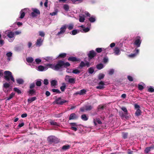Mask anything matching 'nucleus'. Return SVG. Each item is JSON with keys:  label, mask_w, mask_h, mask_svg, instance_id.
Instances as JSON below:
<instances>
[{"label": "nucleus", "mask_w": 154, "mask_h": 154, "mask_svg": "<svg viewBox=\"0 0 154 154\" xmlns=\"http://www.w3.org/2000/svg\"><path fill=\"white\" fill-rule=\"evenodd\" d=\"M44 84L45 85H48L49 84L48 80L47 79H45L44 80Z\"/></svg>", "instance_id": "13d9d810"}, {"label": "nucleus", "mask_w": 154, "mask_h": 154, "mask_svg": "<svg viewBox=\"0 0 154 154\" xmlns=\"http://www.w3.org/2000/svg\"><path fill=\"white\" fill-rule=\"evenodd\" d=\"M24 124L23 122L20 124L18 126V128H20L24 125Z\"/></svg>", "instance_id": "774afa93"}, {"label": "nucleus", "mask_w": 154, "mask_h": 154, "mask_svg": "<svg viewBox=\"0 0 154 154\" xmlns=\"http://www.w3.org/2000/svg\"><path fill=\"white\" fill-rule=\"evenodd\" d=\"M38 69L39 70L42 71L44 69V67L43 66H38Z\"/></svg>", "instance_id": "5fc2aeb1"}, {"label": "nucleus", "mask_w": 154, "mask_h": 154, "mask_svg": "<svg viewBox=\"0 0 154 154\" xmlns=\"http://www.w3.org/2000/svg\"><path fill=\"white\" fill-rule=\"evenodd\" d=\"M141 113V112L140 109H137L135 112V114L136 116H140Z\"/></svg>", "instance_id": "bb28decb"}, {"label": "nucleus", "mask_w": 154, "mask_h": 154, "mask_svg": "<svg viewBox=\"0 0 154 154\" xmlns=\"http://www.w3.org/2000/svg\"><path fill=\"white\" fill-rule=\"evenodd\" d=\"M42 80L40 79L39 80H37L36 81V85L38 87H40L42 85V82L41 81Z\"/></svg>", "instance_id": "2f4dec72"}, {"label": "nucleus", "mask_w": 154, "mask_h": 154, "mask_svg": "<svg viewBox=\"0 0 154 154\" xmlns=\"http://www.w3.org/2000/svg\"><path fill=\"white\" fill-rule=\"evenodd\" d=\"M15 94V93H14L12 92L11 94H10L9 97H7L6 98L7 100H10L14 96Z\"/></svg>", "instance_id": "b1692460"}, {"label": "nucleus", "mask_w": 154, "mask_h": 154, "mask_svg": "<svg viewBox=\"0 0 154 154\" xmlns=\"http://www.w3.org/2000/svg\"><path fill=\"white\" fill-rule=\"evenodd\" d=\"M89 30L90 29L88 27H87L83 29V31L85 32H88L89 31Z\"/></svg>", "instance_id": "052dcab7"}, {"label": "nucleus", "mask_w": 154, "mask_h": 154, "mask_svg": "<svg viewBox=\"0 0 154 154\" xmlns=\"http://www.w3.org/2000/svg\"><path fill=\"white\" fill-rule=\"evenodd\" d=\"M68 102V101L62 99L61 97H59L56 99L53 102V103H55L60 105H63L64 103Z\"/></svg>", "instance_id": "20e7f679"}, {"label": "nucleus", "mask_w": 154, "mask_h": 154, "mask_svg": "<svg viewBox=\"0 0 154 154\" xmlns=\"http://www.w3.org/2000/svg\"><path fill=\"white\" fill-rule=\"evenodd\" d=\"M86 91L85 89H82L80 91V95H83L84 94H85Z\"/></svg>", "instance_id": "49530a36"}, {"label": "nucleus", "mask_w": 154, "mask_h": 154, "mask_svg": "<svg viewBox=\"0 0 154 154\" xmlns=\"http://www.w3.org/2000/svg\"><path fill=\"white\" fill-rule=\"evenodd\" d=\"M147 91L151 93L154 92V89L151 86L147 87Z\"/></svg>", "instance_id": "c85d7f7f"}, {"label": "nucleus", "mask_w": 154, "mask_h": 154, "mask_svg": "<svg viewBox=\"0 0 154 154\" xmlns=\"http://www.w3.org/2000/svg\"><path fill=\"white\" fill-rule=\"evenodd\" d=\"M17 82L19 84H23L24 82L23 80L21 79H16Z\"/></svg>", "instance_id": "5701e85b"}, {"label": "nucleus", "mask_w": 154, "mask_h": 154, "mask_svg": "<svg viewBox=\"0 0 154 154\" xmlns=\"http://www.w3.org/2000/svg\"><path fill=\"white\" fill-rule=\"evenodd\" d=\"M144 88L143 86L142 85L138 84V89L139 90L141 91Z\"/></svg>", "instance_id": "864d4df0"}, {"label": "nucleus", "mask_w": 154, "mask_h": 154, "mask_svg": "<svg viewBox=\"0 0 154 154\" xmlns=\"http://www.w3.org/2000/svg\"><path fill=\"white\" fill-rule=\"evenodd\" d=\"M89 20L91 22L93 23L95 21L96 19L95 18L91 17L89 18Z\"/></svg>", "instance_id": "a18cd8bd"}, {"label": "nucleus", "mask_w": 154, "mask_h": 154, "mask_svg": "<svg viewBox=\"0 0 154 154\" xmlns=\"http://www.w3.org/2000/svg\"><path fill=\"white\" fill-rule=\"evenodd\" d=\"M47 141L51 144L53 143L56 144L58 143L59 141L58 139L54 136H50L47 138Z\"/></svg>", "instance_id": "7ed1b4c3"}, {"label": "nucleus", "mask_w": 154, "mask_h": 154, "mask_svg": "<svg viewBox=\"0 0 154 154\" xmlns=\"http://www.w3.org/2000/svg\"><path fill=\"white\" fill-rule=\"evenodd\" d=\"M26 60L28 63H32L33 62L34 59L32 57H29L26 59Z\"/></svg>", "instance_id": "a878e982"}, {"label": "nucleus", "mask_w": 154, "mask_h": 154, "mask_svg": "<svg viewBox=\"0 0 154 154\" xmlns=\"http://www.w3.org/2000/svg\"><path fill=\"white\" fill-rule=\"evenodd\" d=\"M85 110V106L81 107L80 109V111L82 112H84Z\"/></svg>", "instance_id": "338daca9"}, {"label": "nucleus", "mask_w": 154, "mask_h": 154, "mask_svg": "<svg viewBox=\"0 0 154 154\" xmlns=\"http://www.w3.org/2000/svg\"><path fill=\"white\" fill-rule=\"evenodd\" d=\"M104 76L105 75L104 74H100L98 76V79L99 80H101L104 78Z\"/></svg>", "instance_id": "4c0bfd02"}, {"label": "nucleus", "mask_w": 154, "mask_h": 154, "mask_svg": "<svg viewBox=\"0 0 154 154\" xmlns=\"http://www.w3.org/2000/svg\"><path fill=\"white\" fill-rule=\"evenodd\" d=\"M41 61V60L39 58H37L35 60V61L37 64L39 63Z\"/></svg>", "instance_id": "0e129e2a"}, {"label": "nucleus", "mask_w": 154, "mask_h": 154, "mask_svg": "<svg viewBox=\"0 0 154 154\" xmlns=\"http://www.w3.org/2000/svg\"><path fill=\"white\" fill-rule=\"evenodd\" d=\"M97 53L94 51L92 50L89 51L88 55L89 60H91L96 56Z\"/></svg>", "instance_id": "0eeeda50"}, {"label": "nucleus", "mask_w": 154, "mask_h": 154, "mask_svg": "<svg viewBox=\"0 0 154 154\" xmlns=\"http://www.w3.org/2000/svg\"><path fill=\"white\" fill-rule=\"evenodd\" d=\"M88 70L89 73L90 74H92L94 71V70L93 67H91L89 68Z\"/></svg>", "instance_id": "a19ab883"}, {"label": "nucleus", "mask_w": 154, "mask_h": 154, "mask_svg": "<svg viewBox=\"0 0 154 154\" xmlns=\"http://www.w3.org/2000/svg\"><path fill=\"white\" fill-rule=\"evenodd\" d=\"M114 53L116 55H119L120 54V51L119 48L116 47L114 50Z\"/></svg>", "instance_id": "4468645a"}, {"label": "nucleus", "mask_w": 154, "mask_h": 154, "mask_svg": "<svg viewBox=\"0 0 154 154\" xmlns=\"http://www.w3.org/2000/svg\"><path fill=\"white\" fill-rule=\"evenodd\" d=\"M121 109L125 112V114L127 115L128 114V112L127 109L125 107H123Z\"/></svg>", "instance_id": "c03bdc74"}, {"label": "nucleus", "mask_w": 154, "mask_h": 154, "mask_svg": "<svg viewBox=\"0 0 154 154\" xmlns=\"http://www.w3.org/2000/svg\"><path fill=\"white\" fill-rule=\"evenodd\" d=\"M50 123L51 125L52 126H58L59 125V124L55 122L54 120H51L50 122Z\"/></svg>", "instance_id": "2eb2a0df"}, {"label": "nucleus", "mask_w": 154, "mask_h": 154, "mask_svg": "<svg viewBox=\"0 0 154 154\" xmlns=\"http://www.w3.org/2000/svg\"><path fill=\"white\" fill-rule=\"evenodd\" d=\"M31 16L32 17H35L37 16V14H35L33 11L31 13Z\"/></svg>", "instance_id": "4d7b16f0"}, {"label": "nucleus", "mask_w": 154, "mask_h": 154, "mask_svg": "<svg viewBox=\"0 0 154 154\" xmlns=\"http://www.w3.org/2000/svg\"><path fill=\"white\" fill-rule=\"evenodd\" d=\"M70 148V146L68 145H65L62 146V149L64 150H66Z\"/></svg>", "instance_id": "f704fd0d"}, {"label": "nucleus", "mask_w": 154, "mask_h": 154, "mask_svg": "<svg viewBox=\"0 0 154 154\" xmlns=\"http://www.w3.org/2000/svg\"><path fill=\"white\" fill-rule=\"evenodd\" d=\"M4 74V78L6 81H9L11 80L13 82H14L15 80L11 72L9 71H5Z\"/></svg>", "instance_id": "f03ea898"}, {"label": "nucleus", "mask_w": 154, "mask_h": 154, "mask_svg": "<svg viewBox=\"0 0 154 154\" xmlns=\"http://www.w3.org/2000/svg\"><path fill=\"white\" fill-rule=\"evenodd\" d=\"M39 35L42 37H44L45 35V33L43 31H39Z\"/></svg>", "instance_id": "de8ad7c7"}, {"label": "nucleus", "mask_w": 154, "mask_h": 154, "mask_svg": "<svg viewBox=\"0 0 154 154\" xmlns=\"http://www.w3.org/2000/svg\"><path fill=\"white\" fill-rule=\"evenodd\" d=\"M66 53H63L60 54L58 56V57L60 58H64L66 57Z\"/></svg>", "instance_id": "412c9836"}, {"label": "nucleus", "mask_w": 154, "mask_h": 154, "mask_svg": "<svg viewBox=\"0 0 154 154\" xmlns=\"http://www.w3.org/2000/svg\"><path fill=\"white\" fill-rule=\"evenodd\" d=\"M70 64L68 62H65L62 60H59L57 62V64L54 65L52 64L50 65V67L53 69L55 70H58L62 68H66L70 66Z\"/></svg>", "instance_id": "f257e3e1"}, {"label": "nucleus", "mask_w": 154, "mask_h": 154, "mask_svg": "<svg viewBox=\"0 0 154 154\" xmlns=\"http://www.w3.org/2000/svg\"><path fill=\"white\" fill-rule=\"evenodd\" d=\"M62 85L60 87V89L63 92L66 88V84L65 83H62Z\"/></svg>", "instance_id": "6ab92c4d"}, {"label": "nucleus", "mask_w": 154, "mask_h": 154, "mask_svg": "<svg viewBox=\"0 0 154 154\" xmlns=\"http://www.w3.org/2000/svg\"><path fill=\"white\" fill-rule=\"evenodd\" d=\"M35 85L34 83H33L30 84L29 88L31 89H32L35 87Z\"/></svg>", "instance_id": "6e6d98bb"}, {"label": "nucleus", "mask_w": 154, "mask_h": 154, "mask_svg": "<svg viewBox=\"0 0 154 154\" xmlns=\"http://www.w3.org/2000/svg\"><path fill=\"white\" fill-rule=\"evenodd\" d=\"M105 107L106 106L105 105H100L98 106L97 109L98 110L100 109L103 110Z\"/></svg>", "instance_id": "58836bf2"}, {"label": "nucleus", "mask_w": 154, "mask_h": 154, "mask_svg": "<svg viewBox=\"0 0 154 154\" xmlns=\"http://www.w3.org/2000/svg\"><path fill=\"white\" fill-rule=\"evenodd\" d=\"M77 29H74L72 32V35H75L77 34L78 32Z\"/></svg>", "instance_id": "09e8293b"}, {"label": "nucleus", "mask_w": 154, "mask_h": 154, "mask_svg": "<svg viewBox=\"0 0 154 154\" xmlns=\"http://www.w3.org/2000/svg\"><path fill=\"white\" fill-rule=\"evenodd\" d=\"M29 96H32L36 94V90L34 89H31L28 91Z\"/></svg>", "instance_id": "ddd939ff"}, {"label": "nucleus", "mask_w": 154, "mask_h": 154, "mask_svg": "<svg viewBox=\"0 0 154 154\" xmlns=\"http://www.w3.org/2000/svg\"><path fill=\"white\" fill-rule=\"evenodd\" d=\"M151 149L149 147H147L146 148L145 150V152L146 153H148L150 151Z\"/></svg>", "instance_id": "603ef678"}, {"label": "nucleus", "mask_w": 154, "mask_h": 154, "mask_svg": "<svg viewBox=\"0 0 154 154\" xmlns=\"http://www.w3.org/2000/svg\"><path fill=\"white\" fill-rule=\"evenodd\" d=\"M80 72V71L77 69H74L72 71V73L75 74H79Z\"/></svg>", "instance_id": "ea45409f"}, {"label": "nucleus", "mask_w": 154, "mask_h": 154, "mask_svg": "<svg viewBox=\"0 0 154 154\" xmlns=\"http://www.w3.org/2000/svg\"><path fill=\"white\" fill-rule=\"evenodd\" d=\"M127 78H128V80L131 82H132L133 81V78L131 76H130V75L128 76Z\"/></svg>", "instance_id": "680f3d73"}, {"label": "nucleus", "mask_w": 154, "mask_h": 154, "mask_svg": "<svg viewBox=\"0 0 154 154\" xmlns=\"http://www.w3.org/2000/svg\"><path fill=\"white\" fill-rule=\"evenodd\" d=\"M78 117L74 113H71L69 117V120H75L77 119Z\"/></svg>", "instance_id": "9b49d317"}, {"label": "nucleus", "mask_w": 154, "mask_h": 154, "mask_svg": "<svg viewBox=\"0 0 154 154\" xmlns=\"http://www.w3.org/2000/svg\"><path fill=\"white\" fill-rule=\"evenodd\" d=\"M57 82L55 80H52L51 82V87L55 86L57 85Z\"/></svg>", "instance_id": "f3484780"}, {"label": "nucleus", "mask_w": 154, "mask_h": 154, "mask_svg": "<svg viewBox=\"0 0 154 154\" xmlns=\"http://www.w3.org/2000/svg\"><path fill=\"white\" fill-rule=\"evenodd\" d=\"M68 60L69 61H71L72 62H75V61H78L80 62L81 60L79 58H77L76 57H73V56H71L69 57L68 59Z\"/></svg>", "instance_id": "1a4fd4ad"}, {"label": "nucleus", "mask_w": 154, "mask_h": 154, "mask_svg": "<svg viewBox=\"0 0 154 154\" xmlns=\"http://www.w3.org/2000/svg\"><path fill=\"white\" fill-rule=\"evenodd\" d=\"M20 13L21 14H20V18L21 19H22L24 17L25 15V13L24 12H23V10H22L21 11Z\"/></svg>", "instance_id": "79ce46f5"}, {"label": "nucleus", "mask_w": 154, "mask_h": 154, "mask_svg": "<svg viewBox=\"0 0 154 154\" xmlns=\"http://www.w3.org/2000/svg\"><path fill=\"white\" fill-rule=\"evenodd\" d=\"M32 10L33 11L35 14L37 15H39L40 14V11L37 8H32Z\"/></svg>", "instance_id": "cd10ccee"}, {"label": "nucleus", "mask_w": 154, "mask_h": 154, "mask_svg": "<svg viewBox=\"0 0 154 154\" xmlns=\"http://www.w3.org/2000/svg\"><path fill=\"white\" fill-rule=\"evenodd\" d=\"M137 55L135 53L133 54H131L129 55V57H135Z\"/></svg>", "instance_id": "69168bd1"}, {"label": "nucleus", "mask_w": 154, "mask_h": 154, "mask_svg": "<svg viewBox=\"0 0 154 154\" xmlns=\"http://www.w3.org/2000/svg\"><path fill=\"white\" fill-rule=\"evenodd\" d=\"M85 66V63L83 61H81L79 66V67L82 68L83 67Z\"/></svg>", "instance_id": "8fccbe9b"}, {"label": "nucleus", "mask_w": 154, "mask_h": 154, "mask_svg": "<svg viewBox=\"0 0 154 154\" xmlns=\"http://www.w3.org/2000/svg\"><path fill=\"white\" fill-rule=\"evenodd\" d=\"M73 27H74V25L72 24H70L69 25L67 26L68 29L69 30H71L73 28Z\"/></svg>", "instance_id": "3c124183"}, {"label": "nucleus", "mask_w": 154, "mask_h": 154, "mask_svg": "<svg viewBox=\"0 0 154 154\" xmlns=\"http://www.w3.org/2000/svg\"><path fill=\"white\" fill-rule=\"evenodd\" d=\"M96 67L98 69H101L103 68V65L102 63H100L97 65Z\"/></svg>", "instance_id": "72a5a7b5"}, {"label": "nucleus", "mask_w": 154, "mask_h": 154, "mask_svg": "<svg viewBox=\"0 0 154 154\" xmlns=\"http://www.w3.org/2000/svg\"><path fill=\"white\" fill-rule=\"evenodd\" d=\"M63 8L66 11H68L69 9V6L67 4H65L63 5Z\"/></svg>", "instance_id": "7c9ffc66"}, {"label": "nucleus", "mask_w": 154, "mask_h": 154, "mask_svg": "<svg viewBox=\"0 0 154 154\" xmlns=\"http://www.w3.org/2000/svg\"><path fill=\"white\" fill-rule=\"evenodd\" d=\"M106 49L103 48H96V51L98 53H100L103 51H105Z\"/></svg>", "instance_id": "393cba45"}, {"label": "nucleus", "mask_w": 154, "mask_h": 154, "mask_svg": "<svg viewBox=\"0 0 154 154\" xmlns=\"http://www.w3.org/2000/svg\"><path fill=\"white\" fill-rule=\"evenodd\" d=\"M43 41V40L41 38H39L37 40L35 44L37 46H40L42 44Z\"/></svg>", "instance_id": "f8f14e48"}, {"label": "nucleus", "mask_w": 154, "mask_h": 154, "mask_svg": "<svg viewBox=\"0 0 154 154\" xmlns=\"http://www.w3.org/2000/svg\"><path fill=\"white\" fill-rule=\"evenodd\" d=\"M37 98L36 97H33L28 98L27 100V101L28 103H30L32 102L35 100Z\"/></svg>", "instance_id": "a211bd4d"}, {"label": "nucleus", "mask_w": 154, "mask_h": 154, "mask_svg": "<svg viewBox=\"0 0 154 154\" xmlns=\"http://www.w3.org/2000/svg\"><path fill=\"white\" fill-rule=\"evenodd\" d=\"M14 91L17 92L18 94H20L21 93V91L17 88H14Z\"/></svg>", "instance_id": "37998d69"}, {"label": "nucleus", "mask_w": 154, "mask_h": 154, "mask_svg": "<svg viewBox=\"0 0 154 154\" xmlns=\"http://www.w3.org/2000/svg\"><path fill=\"white\" fill-rule=\"evenodd\" d=\"M79 21L80 22L82 23L84 22L85 20V16L84 15L82 16H79Z\"/></svg>", "instance_id": "473e14b6"}, {"label": "nucleus", "mask_w": 154, "mask_h": 154, "mask_svg": "<svg viewBox=\"0 0 154 154\" xmlns=\"http://www.w3.org/2000/svg\"><path fill=\"white\" fill-rule=\"evenodd\" d=\"M14 32H9L7 34V36L10 38H12L14 37Z\"/></svg>", "instance_id": "c756f323"}, {"label": "nucleus", "mask_w": 154, "mask_h": 154, "mask_svg": "<svg viewBox=\"0 0 154 154\" xmlns=\"http://www.w3.org/2000/svg\"><path fill=\"white\" fill-rule=\"evenodd\" d=\"M128 134L127 132H123L122 135V137L124 139H126L128 137Z\"/></svg>", "instance_id": "e433bc0d"}, {"label": "nucleus", "mask_w": 154, "mask_h": 154, "mask_svg": "<svg viewBox=\"0 0 154 154\" xmlns=\"http://www.w3.org/2000/svg\"><path fill=\"white\" fill-rule=\"evenodd\" d=\"M66 25H63L60 28V31L58 32L57 34V35H59L60 34L64 33L66 30Z\"/></svg>", "instance_id": "6e6552de"}, {"label": "nucleus", "mask_w": 154, "mask_h": 154, "mask_svg": "<svg viewBox=\"0 0 154 154\" xmlns=\"http://www.w3.org/2000/svg\"><path fill=\"white\" fill-rule=\"evenodd\" d=\"M114 73V70L113 69H111L109 72V74L110 75H112Z\"/></svg>", "instance_id": "e2e57ef3"}, {"label": "nucleus", "mask_w": 154, "mask_h": 154, "mask_svg": "<svg viewBox=\"0 0 154 154\" xmlns=\"http://www.w3.org/2000/svg\"><path fill=\"white\" fill-rule=\"evenodd\" d=\"M70 76L68 75L65 76V80L69 83L71 84H74L75 83V78H70Z\"/></svg>", "instance_id": "423d86ee"}, {"label": "nucleus", "mask_w": 154, "mask_h": 154, "mask_svg": "<svg viewBox=\"0 0 154 154\" xmlns=\"http://www.w3.org/2000/svg\"><path fill=\"white\" fill-rule=\"evenodd\" d=\"M12 53L11 52H8L6 54V55L8 57H11L12 56Z\"/></svg>", "instance_id": "bf43d9fd"}, {"label": "nucleus", "mask_w": 154, "mask_h": 154, "mask_svg": "<svg viewBox=\"0 0 154 154\" xmlns=\"http://www.w3.org/2000/svg\"><path fill=\"white\" fill-rule=\"evenodd\" d=\"M86 111H90L93 108V107L91 105H85V106Z\"/></svg>", "instance_id": "aec40b11"}, {"label": "nucleus", "mask_w": 154, "mask_h": 154, "mask_svg": "<svg viewBox=\"0 0 154 154\" xmlns=\"http://www.w3.org/2000/svg\"><path fill=\"white\" fill-rule=\"evenodd\" d=\"M99 85L96 87L97 89H102L104 88V85H105L104 82L101 81L99 83Z\"/></svg>", "instance_id": "9d476101"}, {"label": "nucleus", "mask_w": 154, "mask_h": 154, "mask_svg": "<svg viewBox=\"0 0 154 154\" xmlns=\"http://www.w3.org/2000/svg\"><path fill=\"white\" fill-rule=\"evenodd\" d=\"M81 119L82 120L86 121L88 120V117L87 116L86 114H84L81 116Z\"/></svg>", "instance_id": "4be33fe9"}, {"label": "nucleus", "mask_w": 154, "mask_h": 154, "mask_svg": "<svg viewBox=\"0 0 154 154\" xmlns=\"http://www.w3.org/2000/svg\"><path fill=\"white\" fill-rule=\"evenodd\" d=\"M141 37L140 36H137L135 38L134 44L137 48L139 47L140 46L141 43Z\"/></svg>", "instance_id": "39448f33"}, {"label": "nucleus", "mask_w": 154, "mask_h": 154, "mask_svg": "<svg viewBox=\"0 0 154 154\" xmlns=\"http://www.w3.org/2000/svg\"><path fill=\"white\" fill-rule=\"evenodd\" d=\"M51 91L53 92L56 93L57 94H60L61 93L60 91L58 89H53L51 90Z\"/></svg>", "instance_id": "c9c22d12"}, {"label": "nucleus", "mask_w": 154, "mask_h": 154, "mask_svg": "<svg viewBox=\"0 0 154 154\" xmlns=\"http://www.w3.org/2000/svg\"><path fill=\"white\" fill-rule=\"evenodd\" d=\"M13 82H9V83H4L3 85V87L5 88H9L11 85L12 84H13Z\"/></svg>", "instance_id": "dca6fc26"}]
</instances>
